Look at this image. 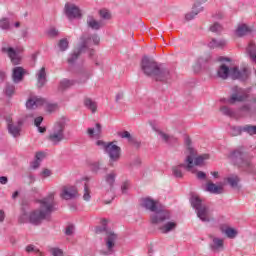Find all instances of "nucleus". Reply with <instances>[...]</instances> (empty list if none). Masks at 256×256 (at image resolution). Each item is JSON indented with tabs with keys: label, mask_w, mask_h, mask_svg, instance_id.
Returning <instances> with one entry per match:
<instances>
[{
	"label": "nucleus",
	"mask_w": 256,
	"mask_h": 256,
	"mask_svg": "<svg viewBox=\"0 0 256 256\" xmlns=\"http://www.w3.org/2000/svg\"><path fill=\"white\" fill-rule=\"evenodd\" d=\"M80 41L81 45L78 50L74 51L67 60L70 65H75V63L79 59V55H81V53H83L85 49H87V39L85 38V36H81Z\"/></svg>",
	"instance_id": "11"
},
{
	"label": "nucleus",
	"mask_w": 256,
	"mask_h": 256,
	"mask_svg": "<svg viewBox=\"0 0 256 256\" xmlns=\"http://www.w3.org/2000/svg\"><path fill=\"white\" fill-rule=\"evenodd\" d=\"M60 51H67L69 49V40L67 38L61 39L58 43Z\"/></svg>",
	"instance_id": "42"
},
{
	"label": "nucleus",
	"mask_w": 256,
	"mask_h": 256,
	"mask_svg": "<svg viewBox=\"0 0 256 256\" xmlns=\"http://www.w3.org/2000/svg\"><path fill=\"white\" fill-rule=\"evenodd\" d=\"M232 95L231 97L227 100V103H230V105H234V103H241L243 101H247L249 99V94L245 89H242L240 87L234 86L232 88Z\"/></svg>",
	"instance_id": "8"
},
{
	"label": "nucleus",
	"mask_w": 256,
	"mask_h": 256,
	"mask_svg": "<svg viewBox=\"0 0 256 256\" xmlns=\"http://www.w3.org/2000/svg\"><path fill=\"white\" fill-rule=\"evenodd\" d=\"M5 93L7 97H13L15 93V86L13 84H7L5 87Z\"/></svg>",
	"instance_id": "44"
},
{
	"label": "nucleus",
	"mask_w": 256,
	"mask_h": 256,
	"mask_svg": "<svg viewBox=\"0 0 256 256\" xmlns=\"http://www.w3.org/2000/svg\"><path fill=\"white\" fill-rule=\"evenodd\" d=\"M77 195H79V192L75 186H63L60 193L61 199H64L65 201L75 199Z\"/></svg>",
	"instance_id": "13"
},
{
	"label": "nucleus",
	"mask_w": 256,
	"mask_h": 256,
	"mask_svg": "<svg viewBox=\"0 0 256 256\" xmlns=\"http://www.w3.org/2000/svg\"><path fill=\"white\" fill-rule=\"evenodd\" d=\"M99 169H101V163L99 162H94L91 164V170L94 172V173H97V171H99Z\"/></svg>",
	"instance_id": "50"
},
{
	"label": "nucleus",
	"mask_w": 256,
	"mask_h": 256,
	"mask_svg": "<svg viewBox=\"0 0 256 256\" xmlns=\"http://www.w3.org/2000/svg\"><path fill=\"white\" fill-rule=\"evenodd\" d=\"M74 231H75V226L69 225L68 227H66L65 235L71 236Z\"/></svg>",
	"instance_id": "51"
},
{
	"label": "nucleus",
	"mask_w": 256,
	"mask_h": 256,
	"mask_svg": "<svg viewBox=\"0 0 256 256\" xmlns=\"http://www.w3.org/2000/svg\"><path fill=\"white\" fill-rule=\"evenodd\" d=\"M196 177H197V179L205 180V179H207V174L203 171H199V172H197Z\"/></svg>",
	"instance_id": "54"
},
{
	"label": "nucleus",
	"mask_w": 256,
	"mask_h": 256,
	"mask_svg": "<svg viewBox=\"0 0 256 256\" xmlns=\"http://www.w3.org/2000/svg\"><path fill=\"white\" fill-rule=\"evenodd\" d=\"M212 243H210L209 247L213 253H219L225 249V241L223 238H217L215 236H210Z\"/></svg>",
	"instance_id": "16"
},
{
	"label": "nucleus",
	"mask_w": 256,
	"mask_h": 256,
	"mask_svg": "<svg viewBox=\"0 0 256 256\" xmlns=\"http://www.w3.org/2000/svg\"><path fill=\"white\" fill-rule=\"evenodd\" d=\"M185 145L187 147V151H186V158H185V163H187V165H184V167L188 170L191 171V169H193V159H195V156L197 155V151L195 150V148L191 147V138L186 137L185 138Z\"/></svg>",
	"instance_id": "9"
},
{
	"label": "nucleus",
	"mask_w": 256,
	"mask_h": 256,
	"mask_svg": "<svg viewBox=\"0 0 256 256\" xmlns=\"http://www.w3.org/2000/svg\"><path fill=\"white\" fill-rule=\"evenodd\" d=\"M9 179L7 178V176H1L0 177V183L1 185H7Z\"/></svg>",
	"instance_id": "62"
},
{
	"label": "nucleus",
	"mask_w": 256,
	"mask_h": 256,
	"mask_svg": "<svg viewBox=\"0 0 256 256\" xmlns=\"http://www.w3.org/2000/svg\"><path fill=\"white\" fill-rule=\"evenodd\" d=\"M222 29L223 27H221L219 23H214V25L210 27V31H212V33H220Z\"/></svg>",
	"instance_id": "47"
},
{
	"label": "nucleus",
	"mask_w": 256,
	"mask_h": 256,
	"mask_svg": "<svg viewBox=\"0 0 256 256\" xmlns=\"http://www.w3.org/2000/svg\"><path fill=\"white\" fill-rule=\"evenodd\" d=\"M239 176L237 175H232L230 177L227 178V182L229 183L230 187H237V185L239 184Z\"/></svg>",
	"instance_id": "41"
},
{
	"label": "nucleus",
	"mask_w": 256,
	"mask_h": 256,
	"mask_svg": "<svg viewBox=\"0 0 256 256\" xmlns=\"http://www.w3.org/2000/svg\"><path fill=\"white\" fill-rule=\"evenodd\" d=\"M41 123H43V117H42V116H39V117L35 118V120H34V125H35L36 127L41 126Z\"/></svg>",
	"instance_id": "56"
},
{
	"label": "nucleus",
	"mask_w": 256,
	"mask_h": 256,
	"mask_svg": "<svg viewBox=\"0 0 256 256\" xmlns=\"http://www.w3.org/2000/svg\"><path fill=\"white\" fill-rule=\"evenodd\" d=\"M201 11H203V7L199 6V4H195L193 10L185 15L186 21H191L192 19H195V16L199 15Z\"/></svg>",
	"instance_id": "26"
},
{
	"label": "nucleus",
	"mask_w": 256,
	"mask_h": 256,
	"mask_svg": "<svg viewBox=\"0 0 256 256\" xmlns=\"http://www.w3.org/2000/svg\"><path fill=\"white\" fill-rule=\"evenodd\" d=\"M118 135L122 139H127L128 142L132 143V145H135V147H141V143L137 141V139L133 138V136H131V133H129V131L119 132Z\"/></svg>",
	"instance_id": "22"
},
{
	"label": "nucleus",
	"mask_w": 256,
	"mask_h": 256,
	"mask_svg": "<svg viewBox=\"0 0 256 256\" xmlns=\"http://www.w3.org/2000/svg\"><path fill=\"white\" fill-rule=\"evenodd\" d=\"M5 79H7V73L3 70L0 71V83H4Z\"/></svg>",
	"instance_id": "57"
},
{
	"label": "nucleus",
	"mask_w": 256,
	"mask_h": 256,
	"mask_svg": "<svg viewBox=\"0 0 256 256\" xmlns=\"http://www.w3.org/2000/svg\"><path fill=\"white\" fill-rule=\"evenodd\" d=\"M101 125L99 123L96 124V129L95 128H88L87 133L91 139H99L101 137Z\"/></svg>",
	"instance_id": "24"
},
{
	"label": "nucleus",
	"mask_w": 256,
	"mask_h": 256,
	"mask_svg": "<svg viewBox=\"0 0 256 256\" xmlns=\"http://www.w3.org/2000/svg\"><path fill=\"white\" fill-rule=\"evenodd\" d=\"M185 165H187V163L184 160V163L179 164L178 166H174L172 168V173L174 175V177H177L178 179H181V177H183V171H181V168L183 167V169H185L186 171H193V169L188 170Z\"/></svg>",
	"instance_id": "25"
},
{
	"label": "nucleus",
	"mask_w": 256,
	"mask_h": 256,
	"mask_svg": "<svg viewBox=\"0 0 256 256\" xmlns=\"http://www.w3.org/2000/svg\"><path fill=\"white\" fill-rule=\"evenodd\" d=\"M141 205L147 211L154 213L150 216L152 225H157L163 223V221H169V219H171V213L165 209V206L161 205L159 201L153 200V198H143Z\"/></svg>",
	"instance_id": "3"
},
{
	"label": "nucleus",
	"mask_w": 256,
	"mask_h": 256,
	"mask_svg": "<svg viewBox=\"0 0 256 256\" xmlns=\"http://www.w3.org/2000/svg\"><path fill=\"white\" fill-rule=\"evenodd\" d=\"M77 83V80H69V79H63L60 81L58 89L59 91H65V89H69L70 87H73Z\"/></svg>",
	"instance_id": "28"
},
{
	"label": "nucleus",
	"mask_w": 256,
	"mask_h": 256,
	"mask_svg": "<svg viewBox=\"0 0 256 256\" xmlns=\"http://www.w3.org/2000/svg\"><path fill=\"white\" fill-rule=\"evenodd\" d=\"M127 189H129V182H124L121 186L122 193H127Z\"/></svg>",
	"instance_id": "60"
},
{
	"label": "nucleus",
	"mask_w": 256,
	"mask_h": 256,
	"mask_svg": "<svg viewBox=\"0 0 256 256\" xmlns=\"http://www.w3.org/2000/svg\"><path fill=\"white\" fill-rule=\"evenodd\" d=\"M86 25L89 29H92L93 31H99V29L103 27V22L97 21L95 17L89 15L86 18Z\"/></svg>",
	"instance_id": "18"
},
{
	"label": "nucleus",
	"mask_w": 256,
	"mask_h": 256,
	"mask_svg": "<svg viewBox=\"0 0 256 256\" xmlns=\"http://www.w3.org/2000/svg\"><path fill=\"white\" fill-rule=\"evenodd\" d=\"M83 199L84 201H91V189H89V185H87V183L84 185Z\"/></svg>",
	"instance_id": "43"
},
{
	"label": "nucleus",
	"mask_w": 256,
	"mask_h": 256,
	"mask_svg": "<svg viewBox=\"0 0 256 256\" xmlns=\"http://www.w3.org/2000/svg\"><path fill=\"white\" fill-rule=\"evenodd\" d=\"M220 111L223 115H226V117H234L235 116V111H233V109H231L227 106H222L220 108Z\"/></svg>",
	"instance_id": "40"
},
{
	"label": "nucleus",
	"mask_w": 256,
	"mask_h": 256,
	"mask_svg": "<svg viewBox=\"0 0 256 256\" xmlns=\"http://www.w3.org/2000/svg\"><path fill=\"white\" fill-rule=\"evenodd\" d=\"M2 53H6L12 65H19L21 63V56L12 47H2Z\"/></svg>",
	"instance_id": "15"
},
{
	"label": "nucleus",
	"mask_w": 256,
	"mask_h": 256,
	"mask_svg": "<svg viewBox=\"0 0 256 256\" xmlns=\"http://www.w3.org/2000/svg\"><path fill=\"white\" fill-rule=\"evenodd\" d=\"M42 175H43L44 177H51V170H49V169H44V170L42 171Z\"/></svg>",
	"instance_id": "63"
},
{
	"label": "nucleus",
	"mask_w": 256,
	"mask_h": 256,
	"mask_svg": "<svg viewBox=\"0 0 256 256\" xmlns=\"http://www.w3.org/2000/svg\"><path fill=\"white\" fill-rule=\"evenodd\" d=\"M242 131L243 133H247L248 135L251 136L256 135V125L247 124L242 127Z\"/></svg>",
	"instance_id": "35"
},
{
	"label": "nucleus",
	"mask_w": 256,
	"mask_h": 256,
	"mask_svg": "<svg viewBox=\"0 0 256 256\" xmlns=\"http://www.w3.org/2000/svg\"><path fill=\"white\" fill-rule=\"evenodd\" d=\"M222 232L225 233L228 239H235V237H237V230H235L234 228L228 227L225 230H222Z\"/></svg>",
	"instance_id": "38"
},
{
	"label": "nucleus",
	"mask_w": 256,
	"mask_h": 256,
	"mask_svg": "<svg viewBox=\"0 0 256 256\" xmlns=\"http://www.w3.org/2000/svg\"><path fill=\"white\" fill-rule=\"evenodd\" d=\"M177 228V222H167L163 226L160 227V231L162 233H170Z\"/></svg>",
	"instance_id": "33"
},
{
	"label": "nucleus",
	"mask_w": 256,
	"mask_h": 256,
	"mask_svg": "<svg viewBox=\"0 0 256 256\" xmlns=\"http://www.w3.org/2000/svg\"><path fill=\"white\" fill-rule=\"evenodd\" d=\"M102 226L96 228L97 234H103L104 235V242L106 246V250H102V255H114L115 254V243H117V239H119V236L117 233H114L113 230L107 227V219L102 220Z\"/></svg>",
	"instance_id": "4"
},
{
	"label": "nucleus",
	"mask_w": 256,
	"mask_h": 256,
	"mask_svg": "<svg viewBox=\"0 0 256 256\" xmlns=\"http://www.w3.org/2000/svg\"><path fill=\"white\" fill-rule=\"evenodd\" d=\"M0 29H3L4 31H9V29H11L9 18L0 19Z\"/></svg>",
	"instance_id": "39"
},
{
	"label": "nucleus",
	"mask_w": 256,
	"mask_h": 256,
	"mask_svg": "<svg viewBox=\"0 0 256 256\" xmlns=\"http://www.w3.org/2000/svg\"><path fill=\"white\" fill-rule=\"evenodd\" d=\"M239 113L246 117L256 115V98H253L249 103L242 105L239 108Z\"/></svg>",
	"instance_id": "14"
},
{
	"label": "nucleus",
	"mask_w": 256,
	"mask_h": 256,
	"mask_svg": "<svg viewBox=\"0 0 256 256\" xmlns=\"http://www.w3.org/2000/svg\"><path fill=\"white\" fill-rule=\"evenodd\" d=\"M230 135L232 137H237L238 135H241L243 133V127L240 126H230Z\"/></svg>",
	"instance_id": "37"
},
{
	"label": "nucleus",
	"mask_w": 256,
	"mask_h": 256,
	"mask_svg": "<svg viewBox=\"0 0 256 256\" xmlns=\"http://www.w3.org/2000/svg\"><path fill=\"white\" fill-rule=\"evenodd\" d=\"M64 13L68 19H79L81 17V10L75 4L66 3L64 7Z\"/></svg>",
	"instance_id": "12"
},
{
	"label": "nucleus",
	"mask_w": 256,
	"mask_h": 256,
	"mask_svg": "<svg viewBox=\"0 0 256 256\" xmlns=\"http://www.w3.org/2000/svg\"><path fill=\"white\" fill-rule=\"evenodd\" d=\"M65 122L60 121L54 124L52 132L48 136V141L52 145H59L61 141H65Z\"/></svg>",
	"instance_id": "7"
},
{
	"label": "nucleus",
	"mask_w": 256,
	"mask_h": 256,
	"mask_svg": "<svg viewBox=\"0 0 256 256\" xmlns=\"http://www.w3.org/2000/svg\"><path fill=\"white\" fill-rule=\"evenodd\" d=\"M37 77V87L38 89H42V87H45V84L47 83V72L45 71V67H42L38 73L36 74Z\"/></svg>",
	"instance_id": "20"
},
{
	"label": "nucleus",
	"mask_w": 256,
	"mask_h": 256,
	"mask_svg": "<svg viewBox=\"0 0 256 256\" xmlns=\"http://www.w3.org/2000/svg\"><path fill=\"white\" fill-rule=\"evenodd\" d=\"M55 109H57V104H49V105L47 106V111H48L49 113H53V111H55Z\"/></svg>",
	"instance_id": "59"
},
{
	"label": "nucleus",
	"mask_w": 256,
	"mask_h": 256,
	"mask_svg": "<svg viewBox=\"0 0 256 256\" xmlns=\"http://www.w3.org/2000/svg\"><path fill=\"white\" fill-rule=\"evenodd\" d=\"M32 251H34L35 253H39V249H35V246L33 245H28L26 247V252L27 253H32Z\"/></svg>",
	"instance_id": "55"
},
{
	"label": "nucleus",
	"mask_w": 256,
	"mask_h": 256,
	"mask_svg": "<svg viewBox=\"0 0 256 256\" xmlns=\"http://www.w3.org/2000/svg\"><path fill=\"white\" fill-rule=\"evenodd\" d=\"M96 145H97L98 147H101V149H104V151H107V145H109V143H105V142H103L102 140H98V141L96 142Z\"/></svg>",
	"instance_id": "52"
},
{
	"label": "nucleus",
	"mask_w": 256,
	"mask_h": 256,
	"mask_svg": "<svg viewBox=\"0 0 256 256\" xmlns=\"http://www.w3.org/2000/svg\"><path fill=\"white\" fill-rule=\"evenodd\" d=\"M251 33V28H249L246 24H241L236 29L237 37H245V35H249Z\"/></svg>",
	"instance_id": "29"
},
{
	"label": "nucleus",
	"mask_w": 256,
	"mask_h": 256,
	"mask_svg": "<svg viewBox=\"0 0 256 256\" xmlns=\"http://www.w3.org/2000/svg\"><path fill=\"white\" fill-rule=\"evenodd\" d=\"M49 253L52 256H63V250L57 247L50 248Z\"/></svg>",
	"instance_id": "45"
},
{
	"label": "nucleus",
	"mask_w": 256,
	"mask_h": 256,
	"mask_svg": "<svg viewBox=\"0 0 256 256\" xmlns=\"http://www.w3.org/2000/svg\"><path fill=\"white\" fill-rule=\"evenodd\" d=\"M191 205L193 209H195L196 215L200 221H203L204 223H209V221H211L209 207L203 204V200H201L199 196H193L191 198Z\"/></svg>",
	"instance_id": "6"
},
{
	"label": "nucleus",
	"mask_w": 256,
	"mask_h": 256,
	"mask_svg": "<svg viewBox=\"0 0 256 256\" xmlns=\"http://www.w3.org/2000/svg\"><path fill=\"white\" fill-rule=\"evenodd\" d=\"M87 79H89V76L87 74H83L81 79L76 81V83H87Z\"/></svg>",
	"instance_id": "58"
},
{
	"label": "nucleus",
	"mask_w": 256,
	"mask_h": 256,
	"mask_svg": "<svg viewBox=\"0 0 256 256\" xmlns=\"http://www.w3.org/2000/svg\"><path fill=\"white\" fill-rule=\"evenodd\" d=\"M8 131H9L10 135H13L14 137H19V135H21V122H18V125L9 123Z\"/></svg>",
	"instance_id": "27"
},
{
	"label": "nucleus",
	"mask_w": 256,
	"mask_h": 256,
	"mask_svg": "<svg viewBox=\"0 0 256 256\" xmlns=\"http://www.w3.org/2000/svg\"><path fill=\"white\" fill-rule=\"evenodd\" d=\"M23 77H25V69H23V67L17 66L13 68L12 79L14 83H21Z\"/></svg>",
	"instance_id": "19"
},
{
	"label": "nucleus",
	"mask_w": 256,
	"mask_h": 256,
	"mask_svg": "<svg viewBox=\"0 0 256 256\" xmlns=\"http://www.w3.org/2000/svg\"><path fill=\"white\" fill-rule=\"evenodd\" d=\"M206 191H208V193H212L214 195H221V193H223V186H217L215 183L213 182H208L206 184Z\"/></svg>",
	"instance_id": "21"
},
{
	"label": "nucleus",
	"mask_w": 256,
	"mask_h": 256,
	"mask_svg": "<svg viewBox=\"0 0 256 256\" xmlns=\"http://www.w3.org/2000/svg\"><path fill=\"white\" fill-rule=\"evenodd\" d=\"M84 105L86 109H89L92 113L97 112V102L93 101L91 98H86L84 100Z\"/></svg>",
	"instance_id": "32"
},
{
	"label": "nucleus",
	"mask_w": 256,
	"mask_h": 256,
	"mask_svg": "<svg viewBox=\"0 0 256 256\" xmlns=\"http://www.w3.org/2000/svg\"><path fill=\"white\" fill-rule=\"evenodd\" d=\"M207 159H209V154H202L200 156H194L193 158V167L196 166H201L203 165V163H205V161H207Z\"/></svg>",
	"instance_id": "31"
},
{
	"label": "nucleus",
	"mask_w": 256,
	"mask_h": 256,
	"mask_svg": "<svg viewBox=\"0 0 256 256\" xmlns=\"http://www.w3.org/2000/svg\"><path fill=\"white\" fill-rule=\"evenodd\" d=\"M99 15L102 19H111V13L108 10H100Z\"/></svg>",
	"instance_id": "48"
},
{
	"label": "nucleus",
	"mask_w": 256,
	"mask_h": 256,
	"mask_svg": "<svg viewBox=\"0 0 256 256\" xmlns=\"http://www.w3.org/2000/svg\"><path fill=\"white\" fill-rule=\"evenodd\" d=\"M217 77L220 79H238L239 81H245L249 77V69L243 68L239 70L237 67L229 68V66L222 64L217 71Z\"/></svg>",
	"instance_id": "5"
},
{
	"label": "nucleus",
	"mask_w": 256,
	"mask_h": 256,
	"mask_svg": "<svg viewBox=\"0 0 256 256\" xmlns=\"http://www.w3.org/2000/svg\"><path fill=\"white\" fill-rule=\"evenodd\" d=\"M96 145H97L98 147H101V149H104V151H107V145H109V143H105V142H103L102 140H98V141L96 142Z\"/></svg>",
	"instance_id": "53"
},
{
	"label": "nucleus",
	"mask_w": 256,
	"mask_h": 256,
	"mask_svg": "<svg viewBox=\"0 0 256 256\" xmlns=\"http://www.w3.org/2000/svg\"><path fill=\"white\" fill-rule=\"evenodd\" d=\"M18 223L23 224V223H29V214L27 212H24L21 214L18 218Z\"/></svg>",
	"instance_id": "46"
},
{
	"label": "nucleus",
	"mask_w": 256,
	"mask_h": 256,
	"mask_svg": "<svg viewBox=\"0 0 256 256\" xmlns=\"http://www.w3.org/2000/svg\"><path fill=\"white\" fill-rule=\"evenodd\" d=\"M38 203L40 208L29 213V223L31 225H41L55 211V194L50 193L47 197L39 200Z\"/></svg>",
	"instance_id": "1"
},
{
	"label": "nucleus",
	"mask_w": 256,
	"mask_h": 256,
	"mask_svg": "<svg viewBox=\"0 0 256 256\" xmlns=\"http://www.w3.org/2000/svg\"><path fill=\"white\" fill-rule=\"evenodd\" d=\"M39 165H41V163L37 159L31 163L32 169H39Z\"/></svg>",
	"instance_id": "61"
},
{
	"label": "nucleus",
	"mask_w": 256,
	"mask_h": 256,
	"mask_svg": "<svg viewBox=\"0 0 256 256\" xmlns=\"http://www.w3.org/2000/svg\"><path fill=\"white\" fill-rule=\"evenodd\" d=\"M43 105H45V99L37 96L30 97L26 102L27 109H37V107H41Z\"/></svg>",
	"instance_id": "17"
},
{
	"label": "nucleus",
	"mask_w": 256,
	"mask_h": 256,
	"mask_svg": "<svg viewBox=\"0 0 256 256\" xmlns=\"http://www.w3.org/2000/svg\"><path fill=\"white\" fill-rule=\"evenodd\" d=\"M141 70L147 77H152L155 81L166 83L171 79V72L167 68L161 67L153 58L144 56L141 60Z\"/></svg>",
	"instance_id": "2"
},
{
	"label": "nucleus",
	"mask_w": 256,
	"mask_h": 256,
	"mask_svg": "<svg viewBox=\"0 0 256 256\" xmlns=\"http://www.w3.org/2000/svg\"><path fill=\"white\" fill-rule=\"evenodd\" d=\"M227 45V41L226 40H217L215 38H213L209 43H208V47L210 49H223V47H225Z\"/></svg>",
	"instance_id": "23"
},
{
	"label": "nucleus",
	"mask_w": 256,
	"mask_h": 256,
	"mask_svg": "<svg viewBox=\"0 0 256 256\" xmlns=\"http://www.w3.org/2000/svg\"><path fill=\"white\" fill-rule=\"evenodd\" d=\"M48 35L49 37H57L59 35V30H57L56 28H50L48 30Z\"/></svg>",
	"instance_id": "49"
},
{
	"label": "nucleus",
	"mask_w": 256,
	"mask_h": 256,
	"mask_svg": "<svg viewBox=\"0 0 256 256\" xmlns=\"http://www.w3.org/2000/svg\"><path fill=\"white\" fill-rule=\"evenodd\" d=\"M5 221V211L0 210V223Z\"/></svg>",
	"instance_id": "64"
},
{
	"label": "nucleus",
	"mask_w": 256,
	"mask_h": 256,
	"mask_svg": "<svg viewBox=\"0 0 256 256\" xmlns=\"http://www.w3.org/2000/svg\"><path fill=\"white\" fill-rule=\"evenodd\" d=\"M117 178V172L111 171L110 173L106 174L104 179L106 183L109 185L110 189H113V185H115V179Z\"/></svg>",
	"instance_id": "30"
},
{
	"label": "nucleus",
	"mask_w": 256,
	"mask_h": 256,
	"mask_svg": "<svg viewBox=\"0 0 256 256\" xmlns=\"http://www.w3.org/2000/svg\"><path fill=\"white\" fill-rule=\"evenodd\" d=\"M105 153H107L112 163L121 159V147L113 144V142L107 144Z\"/></svg>",
	"instance_id": "10"
},
{
	"label": "nucleus",
	"mask_w": 256,
	"mask_h": 256,
	"mask_svg": "<svg viewBox=\"0 0 256 256\" xmlns=\"http://www.w3.org/2000/svg\"><path fill=\"white\" fill-rule=\"evenodd\" d=\"M82 37H85L86 41H87V49L89 47V43L92 40L94 45H99V41H101V39L99 38V36L97 34L92 35L91 37L86 36V35H82Z\"/></svg>",
	"instance_id": "36"
},
{
	"label": "nucleus",
	"mask_w": 256,
	"mask_h": 256,
	"mask_svg": "<svg viewBox=\"0 0 256 256\" xmlns=\"http://www.w3.org/2000/svg\"><path fill=\"white\" fill-rule=\"evenodd\" d=\"M158 134L160 135L164 143H168L169 145H171V143H177V138H175L174 136H169L162 131H159Z\"/></svg>",
	"instance_id": "34"
}]
</instances>
